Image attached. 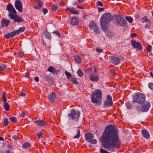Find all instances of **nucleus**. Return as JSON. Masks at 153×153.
Masks as SVG:
<instances>
[{
	"mask_svg": "<svg viewBox=\"0 0 153 153\" xmlns=\"http://www.w3.org/2000/svg\"><path fill=\"white\" fill-rule=\"evenodd\" d=\"M118 134V131L116 127L111 125L106 126L100 138L104 148L113 152L116 151L115 149H119L121 142Z\"/></svg>",
	"mask_w": 153,
	"mask_h": 153,
	"instance_id": "obj_1",
	"label": "nucleus"
},
{
	"mask_svg": "<svg viewBox=\"0 0 153 153\" xmlns=\"http://www.w3.org/2000/svg\"><path fill=\"white\" fill-rule=\"evenodd\" d=\"M113 19V17L110 13H105L102 15L100 19V24L104 31L108 30L109 23Z\"/></svg>",
	"mask_w": 153,
	"mask_h": 153,
	"instance_id": "obj_2",
	"label": "nucleus"
},
{
	"mask_svg": "<svg viewBox=\"0 0 153 153\" xmlns=\"http://www.w3.org/2000/svg\"><path fill=\"white\" fill-rule=\"evenodd\" d=\"M102 92L99 89L93 91L91 95V101L93 103H97L102 99Z\"/></svg>",
	"mask_w": 153,
	"mask_h": 153,
	"instance_id": "obj_3",
	"label": "nucleus"
},
{
	"mask_svg": "<svg viewBox=\"0 0 153 153\" xmlns=\"http://www.w3.org/2000/svg\"><path fill=\"white\" fill-rule=\"evenodd\" d=\"M133 101L132 102H134L137 103L143 104L146 100V96L140 92H137L135 95L133 96Z\"/></svg>",
	"mask_w": 153,
	"mask_h": 153,
	"instance_id": "obj_4",
	"label": "nucleus"
},
{
	"mask_svg": "<svg viewBox=\"0 0 153 153\" xmlns=\"http://www.w3.org/2000/svg\"><path fill=\"white\" fill-rule=\"evenodd\" d=\"M68 116L69 119L75 120L76 121L80 116L79 112L75 109H72L71 113L68 114Z\"/></svg>",
	"mask_w": 153,
	"mask_h": 153,
	"instance_id": "obj_5",
	"label": "nucleus"
},
{
	"mask_svg": "<svg viewBox=\"0 0 153 153\" xmlns=\"http://www.w3.org/2000/svg\"><path fill=\"white\" fill-rule=\"evenodd\" d=\"M94 138L93 134L91 133H87L85 134V138L86 140L92 144H95L97 143V141L96 139H93Z\"/></svg>",
	"mask_w": 153,
	"mask_h": 153,
	"instance_id": "obj_6",
	"label": "nucleus"
},
{
	"mask_svg": "<svg viewBox=\"0 0 153 153\" xmlns=\"http://www.w3.org/2000/svg\"><path fill=\"white\" fill-rule=\"evenodd\" d=\"M8 16L10 19L13 20L14 23L16 22L20 23L25 22L24 19L21 17L17 15L9 13Z\"/></svg>",
	"mask_w": 153,
	"mask_h": 153,
	"instance_id": "obj_7",
	"label": "nucleus"
},
{
	"mask_svg": "<svg viewBox=\"0 0 153 153\" xmlns=\"http://www.w3.org/2000/svg\"><path fill=\"white\" fill-rule=\"evenodd\" d=\"M116 19L117 21V24L121 26H124L127 23L126 21L123 17L119 15H117Z\"/></svg>",
	"mask_w": 153,
	"mask_h": 153,
	"instance_id": "obj_8",
	"label": "nucleus"
},
{
	"mask_svg": "<svg viewBox=\"0 0 153 153\" xmlns=\"http://www.w3.org/2000/svg\"><path fill=\"white\" fill-rule=\"evenodd\" d=\"M107 100L104 103V107H105L111 106L113 105V102L112 101V97L109 95L106 96Z\"/></svg>",
	"mask_w": 153,
	"mask_h": 153,
	"instance_id": "obj_9",
	"label": "nucleus"
},
{
	"mask_svg": "<svg viewBox=\"0 0 153 153\" xmlns=\"http://www.w3.org/2000/svg\"><path fill=\"white\" fill-rule=\"evenodd\" d=\"M131 44L134 48L137 49L139 50H142V47L140 42H137L136 41L134 40H131Z\"/></svg>",
	"mask_w": 153,
	"mask_h": 153,
	"instance_id": "obj_10",
	"label": "nucleus"
},
{
	"mask_svg": "<svg viewBox=\"0 0 153 153\" xmlns=\"http://www.w3.org/2000/svg\"><path fill=\"white\" fill-rule=\"evenodd\" d=\"M109 58L110 62L114 65H117L120 63V59L119 57L111 56H110Z\"/></svg>",
	"mask_w": 153,
	"mask_h": 153,
	"instance_id": "obj_11",
	"label": "nucleus"
},
{
	"mask_svg": "<svg viewBox=\"0 0 153 153\" xmlns=\"http://www.w3.org/2000/svg\"><path fill=\"white\" fill-rule=\"evenodd\" d=\"M15 6L16 9L20 13L22 12V2L19 0H16L15 2Z\"/></svg>",
	"mask_w": 153,
	"mask_h": 153,
	"instance_id": "obj_12",
	"label": "nucleus"
},
{
	"mask_svg": "<svg viewBox=\"0 0 153 153\" xmlns=\"http://www.w3.org/2000/svg\"><path fill=\"white\" fill-rule=\"evenodd\" d=\"M150 106V102H146L140 108V110L142 112L147 111Z\"/></svg>",
	"mask_w": 153,
	"mask_h": 153,
	"instance_id": "obj_13",
	"label": "nucleus"
},
{
	"mask_svg": "<svg viewBox=\"0 0 153 153\" xmlns=\"http://www.w3.org/2000/svg\"><path fill=\"white\" fill-rule=\"evenodd\" d=\"M58 97V96L55 93L52 92L48 96V100L50 102H54Z\"/></svg>",
	"mask_w": 153,
	"mask_h": 153,
	"instance_id": "obj_14",
	"label": "nucleus"
},
{
	"mask_svg": "<svg viewBox=\"0 0 153 153\" xmlns=\"http://www.w3.org/2000/svg\"><path fill=\"white\" fill-rule=\"evenodd\" d=\"M6 10L10 12L9 13H12L15 15L16 13V11L15 8L10 3L8 4L7 6Z\"/></svg>",
	"mask_w": 153,
	"mask_h": 153,
	"instance_id": "obj_15",
	"label": "nucleus"
},
{
	"mask_svg": "<svg viewBox=\"0 0 153 153\" xmlns=\"http://www.w3.org/2000/svg\"><path fill=\"white\" fill-rule=\"evenodd\" d=\"M90 80L92 82H97L99 80L98 76L97 74L91 73L89 75Z\"/></svg>",
	"mask_w": 153,
	"mask_h": 153,
	"instance_id": "obj_16",
	"label": "nucleus"
},
{
	"mask_svg": "<svg viewBox=\"0 0 153 153\" xmlns=\"http://www.w3.org/2000/svg\"><path fill=\"white\" fill-rule=\"evenodd\" d=\"M34 122L36 125L39 126H44L47 124L46 122L42 120H36Z\"/></svg>",
	"mask_w": 153,
	"mask_h": 153,
	"instance_id": "obj_17",
	"label": "nucleus"
},
{
	"mask_svg": "<svg viewBox=\"0 0 153 153\" xmlns=\"http://www.w3.org/2000/svg\"><path fill=\"white\" fill-rule=\"evenodd\" d=\"M10 21L3 18L1 22V25L3 27H7L9 24Z\"/></svg>",
	"mask_w": 153,
	"mask_h": 153,
	"instance_id": "obj_18",
	"label": "nucleus"
},
{
	"mask_svg": "<svg viewBox=\"0 0 153 153\" xmlns=\"http://www.w3.org/2000/svg\"><path fill=\"white\" fill-rule=\"evenodd\" d=\"M71 22V25L74 26L77 25L79 22L78 19L76 17H72Z\"/></svg>",
	"mask_w": 153,
	"mask_h": 153,
	"instance_id": "obj_19",
	"label": "nucleus"
},
{
	"mask_svg": "<svg viewBox=\"0 0 153 153\" xmlns=\"http://www.w3.org/2000/svg\"><path fill=\"white\" fill-rule=\"evenodd\" d=\"M143 136L145 138L148 139L150 137V135L148 131L146 129H143L141 131Z\"/></svg>",
	"mask_w": 153,
	"mask_h": 153,
	"instance_id": "obj_20",
	"label": "nucleus"
},
{
	"mask_svg": "<svg viewBox=\"0 0 153 153\" xmlns=\"http://www.w3.org/2000/svg\"><path fill=\"white\" fill-rule=\"evenodd\" d=\"M94 73H96L97 72L95 68H94L93 67H90L88 68L87 69H84V71L87 73H92V72H93Z\"/></svg>",
	"mask_w": 153,
	"mask_h": 153,
	"instance_id": "obj_21",
	"label": "nucleus"
},
{
	"mask_svg": "<svg viewBox=\"0 0 153 153\" xmlns=\"http://www.w3.org/2000/svg\"><path fill=\"white\" fill-rule=\"evenodd\" d=\"M45 37L46 38L50 40L51 39L52 37L51 36V34L48 32L47 30H45L43 33Z\"/></svg>",
	"mask_w": 153,
	"mask_h": 153,
	"instance_id": "obj_22",
	"label": "nucleus"
},
{
	"mask_svg": "<svg viewBox=\"0 0 153 153\" xmlns=\"http://www.w3.org/2000/svg\"><path fill=\"white\" fill-rule=\"evenodd\" d=\"M48 71L50 72L56 74L57 73V71L56 70L55 68L54 67L51 66H50L47 69Z\"/></svg>",
	"mask_w": 153,
	"mask_h": 153,
	"instance_id": "obj_23",
	"label": "nucleus"
},
{
	"mask_svg": "<svg viewBox=\"0 0 153 153\" xmlns=\"http://www.w3.org/2000/svg\"><path fill=\"white\" fill-rule=\"evenodd\" d=\"M7 66L6 65L3 64L0 66V73H3L6 70Z\"/></svg>",
	"mask_w": 153,
	"mask_h": 153,
	"instance_id": "obj_24",
	"label": "nucleus"
},
{
	"mask_svg": "<svg viewBox=\"0 0 153 153\" xmlns=\"http://www.w3.org/2000/svg\"><path fill=\"white\" fill-rule=\"evenodd\" d=\"M36 4H38L36 5L34 7L35 9H39L41 7H42V2L40 0H37L36 2Z\"/></svg>",
	"mask_w": 153,
	"mask_h": 153,
	"instance_id": "obj_25",
	"label": "nucleus"
},
{
	"mask_svg": "<svg viewBox=\"0 0 153 153\" xmlns=\"http://www.w3.org/2000/svg\"><path fill=\"white\" fill-rule=\"evenodd\" d=\"M125 105L126 107L128 109H131L132 108V106L131 103L129 101H128L126 102Z\"/></svg>",
	"mask_w": 153,
	"mask_h": 153,
	"instance_id": "obj_26",
	"label": "nucleus"
},
{
	"mask_svg": "<svg viewBox=\"0 0 153 153\" xmlns=\"http://www.w3.org/2000/svg\"><path fill=\"white\" fill-rule=\"evenodd\" d=\"M4 108L6 111H8L9 110L10 106L7 102H4Z\"/></svg>",
	"mask_w": 153,
	"mask_h": 153,
	"instance_id": "obj_27",
	"label": "nucleus"
},
{
	"mask_svg": "<svg viewBox=\"0 0 153 153\" xmlns=\"http://www.w3.org/2000/svg\"><path fill=\"white\" fill-rule=\"evenodd\" d=\"M142 20L141 22L143 23L145 22H150V19L148 18L147 16H144L141 19Z\"/></svg>",
	"mask_w": 153,
	"mask_h": 153,
	"instance_id": "obj_28",
	"label": "nucleus"
},
{
	"mask_svg": "<svg viewBox=\"0 0 153 153\" xmlns=\"http://www.w3.org/2000/svg\"><path fill=\"white\" fill-rule=\"evenodd\" d=\"M70 81L73 84L76 85H78L79 83V82L77 81V79L74 77L71 78L70 80Z\"/></svg>",
	"mask_w": 153,
	"mask_h": 153,
	"instance_id": "obj_29",
	"label": "nucleus"
},
{
	"mask_svg": "<svg viewBox=\"0 0 153 153\" xmlns=\"http://www.w3.org/2000/svg\"><path fill=\"white\" fill-rule=\"evenodd\" d=\"M6 93L5 92H3L2 95L1 96L3 99V102H6L7 101V98L6 97Z\"/></svg>",
	"mask_w": 153,
	"mask_h": 153,
	"instance_id": "obj_30",
	"label": "nucleus"
},
{
	"mask_svg": "<svg viewBox=\"0 0 153 153\" xmlns=\"http://www.w3.org/2000/svg\"><path fill=\"white\" fill-rule=\"evenodd\" d=\"M25 29V27H19L18 30H16L17 31H18L19 33H18V34H19L21 32H23L24 31Z\"/></svg>",
	"mask_w": 153,
	"mask_h": 153,
	"instance_id": "obj_31",
	"label": "nucleus"
},
{
	"mask_svg": "<svg viewBox=\"0 0 153 153\" xmlns=\"http://www.w3.org/2000/svg\"><path fill=\"white\" fill-rule=\"evenodd\" d=\"M75 61L77 63H79L81 62V58L78 56H76L74 57Z\"/></svg>",
	"mask_w": 153,
	"mask_h": 153,
	"instance_id": "obj_32",
	"label": "nucleus"
},
{
	"mask_svg": "<svg viewBox=\"0 0 153 153\" xmlns=\"http://www.w3.org/2000/svg\"><path fill=\"white\" fill-rule=\"evenodd\" d=\"M23 147L25 149H27L31 147V145L29 143H26L23 145Z\"/></svg>",
	"mask_w": 153,
	"mask_h": 153,
	"instance_id": "obj_33",
	"label": "nucleus"
},
{
	"mask_svg": "<svg viewBox=\"0 0 153 153\" xmlns=\"http://www.w3.org/2000/svg\"><path fill=\"white\" fill-rule=\"evenodd\" d=\"M70 12L73 14L75 15H78L79 14V12L78 11L75 10L74 8H71V10Z\"/></svg>",
	"mask_w": 153,
	"mask_h": 153,
	"instance_id": "obj_34",
	"label": "nucleus"
},
{
	"mask_svg": "<svg viewBox=\"0 0 153 153\" xmlns=\"http://www.w3.org/2000/svg\"><path fill=\"white\" fill-rule=\"evenodd\" d=\"M18 33H19L18 31H17V30H16L14 31L11 32L10 34L11 37H12L18 34Z\"/></svg>",
	"mask_w": 153,
	"mask_h": 153,
	"instance_id": "obj_35",
	"label": "nucleus"
},
{
	"mask_svg": "<svg viewBox=\"0 0 153 153\" xmlns=\"http://www.w3.org/2000/svg\"><path fill=\"white\" fill-rule=\"evenodd\" d=\"M125 19L130 23L132 22L133 19L131 16H126L125 17Z\"/></svg>",
	"mask_w": 153,
	"mask_h": 153,
	"instance_id": "obj_36",
	"label": "nucleus"
},
{
	"mask_svg": "<svg viewBox=\"0 0 153 153\" xmlns=\"http://www.w3.org/2000/svg\"><path fill=\"white\" fill-rule=\"evenodd\" d=\"M83 73L81 69H79L77 71V74L79 77H81L83 75Z\"/></svg>",
	"mask_w": 153,
	"mask_h": 153,
	"instance_id": "obj_37",
	"label": "nucleus"
},
{
	"mask_svg": "<svg viewBox=\"0 0 153 153\" xmlns=\"http://www.w3.org/2000/svg\"><path fill=\"white\" fill-rule=\"evenodd\" d=\"M65 74L66 76L67 79H69L72 76V75L70 73L66 71H65Z\"/></svg>",
	"mask_w": 153,
	"mask_h": 153,
	"instance_id": "obj_38",
	"label": "nucleus"
},
{
	"mask_svg": "<svg viewBox=\"0 0 153 153\" xmlns=\"http://www.w3.org/2000/svg\"><path fill=\"white\" fill-rule=\"evenodd\" d=\"M80 130L78 129L76 130L77 134L74 137V138H79L80 136Z\"/></svg>",
	"mask_w": 153,
	"mask_h": 153,
	"instance_id": "obj_39",
	"label": "nucleus"
},
{
	"mask_svg": "<svg viewBox=\"0 0 153 153\" xmlns=\"http://www.w3.org/2000/svg\"><path fill=\"white\" fill-rule=\"evenodd\" d=\"M96 26L95 23L94 22H91L89 25V27L92 29L94 28Z\"/></svg>",
	"mask_w": 153,
	"mask_h": 153,
	"instance_id": "obj_40",
	"label": "nucleus"
},
{
	"mask_svg": "<svg viewBox=\"0 0 153 153\" xmlns=\"http://www.w3.org/2000/svg\"><path fill=\"white\" fill-rule=\"evenodd\" d=\"M94 31L97 33H100V31L99 29L98 28V27L96 26L94 28Z\"/></svg>",
	"mask_w": 153,
	"mask_h": 153,
	"instance_id": "obj_41",
	"label": "nucleus"
},
{
	"mask_svg": "<svg viewBox=\"0 0 153 153\" xmlns=\"http://www.w3.org/2000/svg\"><path fill=\"white\" fill-rule=\"evenodd\" d=\"M9 119L13 123L16 122L17 121L16 118L14 117H10Z\"/></svg>",
	"mask_w": 153,
	"mask_h": 153,
	"instance_id": "obj_42",
	"label": "nucleus"
},
{
	"mask_svg": "<svg viewBox=\"0 0 153 153\" xmlns=\"http://www.w3.org/2000/svg\"><path fill=\"white\" fill-rule=\"evenodd\" d=\"M152 49V47L150 45H149L146 47V50L147 51L149 52H150L151 51Z\"/></svg>",
	"mask_w": 153,
	"mask_h": 153,
	"instance_id": "obj_43",
	"label": "nucleus"
},
{
	"mask_svg": "<svg viewBox=\"0 0 153 153\" xmlns=\"http://www.w3.org/2000/svg\"><path fill=\"white\" fill-rule=\"evenodd\" d=\"M53 33L55 34L58 37H59L60 36V34L59 32L57 31H54Z\"/></svg>",
	"mask_w": 153,
	"mask_h": 153,
	"instance_id": "obj_44",
	"label": "nucleus"
},
{
	"mask_svg": "<svg viewBox=\"0 0 153 153\" xmlns=\"http://www.w3.org/2000/svg\"><path fill=\"white\" fill-rule=\"evenodd\" d=\"M148 86L150 89L153 91V83L150 82L149 83Z\"/></svg>",
	"mask_w": 153,
	"mask_h": 153,
	"instance_id": "obj_45",
	"label": "nucleus"
},
{
	"mask_svg": "<svg viewBox=\"0 0 153 153\" xmlns=\"http://www.w3.org/2000/svg\"><path fill=\"white\" fill-rule=\"evenodd\" d=\"M8 121L7 119L5 118L4 120V124L5 126L8 125Z\"/></svg>",
	"mask_w": 153,
	"mask_h": 153,
	"instance_id": "obj_46",
	"label": "nucleus"
},
{
	"mask_svg": "<svg viewBox=\"0 0 153 153\" xmlns=\"http://www.w3.org/2000/svg\"><path fill=\"white\" fill-rule=\"evenodd\" d=\"M100 152L101 153H110L106 151L105 150H104L102 148H101L100 150Z\"/></svg>",
	"mask_w": 153,
	"mask_h": 153,
	"instance_id": "obj_47",
	"label": "nucleus"
},
{
	"mask_svg": "<svg viewBox=\"0 0 153 153\" xmlns=\"http://www.w3.org/2000/svg\"><path fill=\"white\" fill-rule=\"evenodd\" d=\"M151 27V23L149 22L148 23L146 24L145 26V28H149Z\"/></svg>",
	"mask_w": 153,
	"mask_h": 153,
	"instance_id": "obj_48",
	"label": "nucleus"
},
{
	"mask_svg": "<svg viewBox=\"0 0 153 153\" xmlns=\"http://www.w3.org/2000/svg\"><path fill=\"white\" fill-rule=\"evenodd\" d=\"M57 8L58 7L57 5H53L52 7V10L55 11L57 9Z\"/></svg>",
	"mask_w": 153,
	"mask_h": 153,
	"instance_id": "obj_49",
	"label": "nucleus"
},
{
	"mask_svg": "<svg viewBox=\"0 0 153 153\" xmlns=\"http://www.w3.org/2000/svg\"><path fill=\"white\" fill-rule=\"evenodd\" d=\"M96 51L99 53H101L103 51V50L99 48H96Z\"/></svg>",
	"mask_w": 153,
	"mask_h": 153,
	"instance_id": "obj_50",
	"label": "nucleus"
},
{
	"mask_svg": "<svg viewBox=\"0 0 153 153\" xmlns=\"http://www.w3.org/2000/svg\"><path fill=\"white\" fill-rule=\"evenodd\" d=\"M4 37L7 39H9L10 37H11L10 33L6 34L4 36Z\"/></svg>",
	"mask_w": 153,
	"mask_h": 153,
	"instance_id": "obj_51",
	"label": "nucleus"
},
{
	"mask_svg": "<svg viewBox=\"0 0 153 153\" xmlns=\"http://www.w3.org/2000/svg\"><path fill=\"white\" fill-rule=\"evenodd\" d=\"M36 134L37 136L39 138H40V137H42V133L40 132L37 133Z\"/></svg>",
	"mask_w": 153,
	"mask_h": 153,
	"instance_id": "obj_52",
	"label": "nucleus"
},
{
	"mask_svg": "<svg viewBox=\"0 0 153 153\" xmlns=\"http://www.w3.org/2000/svg\"><path fill=\"white\" fill-rule=\"evenodd\" d=\"M25 113L23 112H22L20 114V117H25Z\"/></svg>",
	"mask_w": 153,
	"mask_h": 153,
	"instance_id": "obj_53",
	"label": "nucleus"
},
{
	"mask_svg": "<svg viewBox=\"0 0 153 153\" xmlns=\"http://www.w3.org/2000/svg\"><path fill=\"white\" fill-rule=\"evenodd\" d=\"M42 11L43 12L44 14H45L47 13L48 12V9L46 8H43L42 9Z\"/></svg>",
	"mask_w": 153,
	"mask_h": 153,
	"instance_id": "obj_54",
	"label": "nucleus"
},
{
	"mask_svg": "<svg viewBox=\"0 0 153 153\" xmlns=\"http://www.w3.org/2000/svg\"><path fill=\"white\" fill-rule=\"evenodd\" d=\"M18 55L20 57H22L24 55V53L23 52H20L19 53Z\"/></svg>",
	"mask_w": 153,
	"mask_h": 153,
	"instance_id": "obj_55",
	"label": "nucleus"
},
{
	"mask_svg": "<svg viewBox=\"0 0 153 153\" xmlns=\"http://www.w3.org/2000/svg\"><path fill=\"white\" fill-rule=\"evenodd\" d=\"M137 36V34L134 33H131V36L133 38H134L135 37H136Z\"/></svg>",
	"mask_w": 153,
	"mask_h": 153,
	"instance_id": "obj_56",
	"label": "nucleus"
},
{
	"mask_svg": "<svg viewBox=\"0 0 153 153\" xmlns=\"http://www.w3.org/2000/svg\"><path fill=\"white\" fill-rule=\"evenodd\" d=\"M97 4L99 6H103L102 3L100 1H98Z\"/></svg>",
	"mask_w": 153,
	"mask_h": 153,
	"instance_id": "obj_57",
	"label": "nucleus"
},
{
	"mask_svg": "<svg viewBox=\"0 0 153 153\" xmlns=\"http://www.w3.org/2000/svg\"><path fill=\"white\" fill-rule=\"evenodd\" d=\"M26 95V94L23 92H22L20 94V95L21 96L25 97Z\"/></svg>",
	"mask_w": 153,
	"mask_h": 153,
	"instance_id": "obj_58",
	"label": "nucleus"
},
{
	"mask_svg": "<svg viewBox=\"0 0 153 153\" xmlns=\"http://www.w3.org/2000/svg\"><path fill=\"white\" fill-rule=\"evenodd\" d=\"M111 73L112 75H114L115 74V72L113 70H111Z\"/></svg>",
	"mask_w": 153,
	"mask_h": 153,
	"instance_id": "obj_59",
	"label": "nucleus"
},
{
	"mask_svg": "<svg viewBox=\"0 0 153 153\" xmlns=\"http://www.w3.org/2000/svg\"><path fill=\"white\" fill-rule=\"evenodd\" d=\"M34 79L37 82H38L39 81V78L38 77H36Z\"/></svg>",
	"mask_w": 153,
	"mask_h": 153,
	"instance_id": "obj_60",
	"label": "nucleus"
},
{
	"mask_svg": "<svg viewBox=\"0 0 153 153\" xmlns=\"http://www.w3.org/2000/svg\"><path fill=\"white\" fill-rule=\"evenodd\" d=\"M98 9L99 11L100 12L103 10H104V9L102 8H100L99 7L98 8Z\"/></svg>",
	"mask_w": 153,
	"mask_h": 153,
	"instance_id": "obj_61",
	"label": "nucleus"
},
{
	"mask_svg": "<svg viewBox=\"0 0 153 153\" xmlns=\"http://www.w3.org/2000/svg\"><path fill=\"white\" fill-rule=\"evenodd\" d=\"M29 74L28 72H27L25 75V77H28L29 76Z\"/></svg>",
	"mask_w": 153,
	"mask_h": 153,
	"instance_id": "obj_62",
	"label": "nucleus"
},
{
	"mask_svg": "<svg viewBox=\"0 0 153 153\" xmlns=\"http://www.w3.org/2000/svg\"><path fill=\"white\" fill-rule=\"evenodd\" d=\"M5 153H13V152H11L9 150H6L5 152Z\"/></svg>",
	"mask_w": 153,
	"mask_h": 153,
	"instance_id": "obj_63",
	"label": "nucleus"
},
{
	"mask_svg": "<svg viewBox=\"0 0 153 153\" xmlns=\"http://www.w3.org/2000/svg\"><path fill=\"white\" fill-rule=\"evenodd\" d=\"M85 1V0H78V2L80 3H83Z\"/></svg>",
	"mask_w": 153,
	"mask_h": 153,
	"instance_id": "obj_64",
	"label": "nucleus"
}]
</instances>
